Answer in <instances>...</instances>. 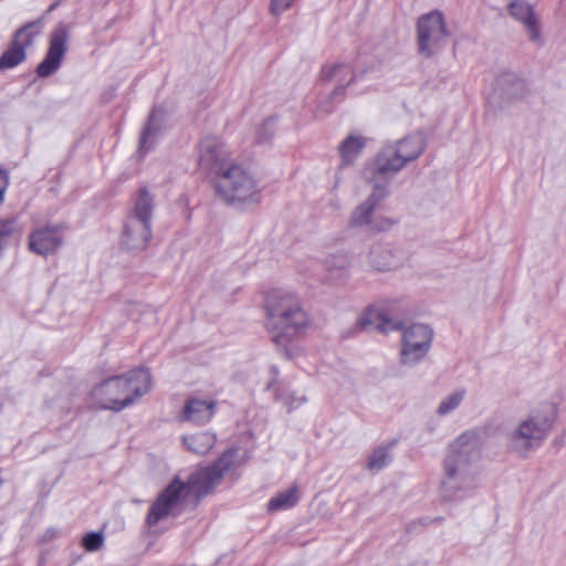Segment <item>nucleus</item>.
I'll return each mask as SVG.
<instances>
[{
    "label": "nucleus",
    "instance_id": "10",
    "mask_svg": "<svg viewBox=\"0 0 566 566\" xmlns=\"http://www.w3.org/2000/svg\"><path fill=\"white\" fill-rule=\"evenodd\" d=\"M390 193V189L386 185L376 184L368 198L357 206L349 218V224L353 228L368 227L375 232L387 231L391 228L392 222L387 218L374 219L375 209Z\"/></svg>",
    "mask_w": 566,
    "mask_h": 566
},
{
    "label": "nucleus",
    "instance_id": "25",
    "mask_svg": "<svg viewBox=\"0 0 566 566\" xmlns=\"http://www.w3.org/2000/svg\"><path fill=\"white\" fill-rule=\"evenodd\" d=\"M300 501V491L297 485H292L287 490L272 497L268 503L270 512L287 510L295 506Z\"/></svg>",
    "mask_w": 566,
    "mask_h": 566
},
{
    "label": "nucleus",
    "instance_id": "3",
    "mask_svg": "<svg viewBox=\"0 0 566 566\" xmlns=\"http://www.w3.org/2000/svg\"><path fill=\"white\" fill-rule=\"evenodd\" d=\"M150 387L149 370L135 368L103 380L92 389L91 396L97 408L119 412L146 395Z\"/></svg>",
    "mask_w": 566,
    "mask_h": 566
},
{
    "label": "nucleus",
    "instance_id": "21",
    "mask_svg": "<svg viewBox=\"0 0 566 566\" xmlns=\"http://www.w3.org/2000/svg\"><path fill=\"white\" fill-rule=\"evenodd\" d=\"M164 112L154 109L149 115L148 123L144 127L139 138V151L147 153L155 144L156 138L161 129Z\"/></svg>",
    "mask_w": 566,
    "mask_h": 566
},
{
    "label": "nucleus",
    "instance_id": "30",
    "mask_svg": "<svg viewBox=\"0 0 566 566\" xmlns=\"http://www.w3.org/2000/svg\"><path fill=\"white\" fill-rule=\"evenodd\" d=\"M390 462V454L387 448L376 449L368 460V469L379 471L388 465Z\"/></svg>",
    "mask_w": 566,
    "mask_h": 566
},
{
    "label": "nucleus",
    "instance_id": "35",
    "mask_svg": "<svg viewBox=\"0 0 566 566\" xmlns=\"http://www.w3.org/2000/svg\"><path fill=\"white\" fill-rule=\"evenodd\" d=\"M9 186V172L0 167V203L3 201V196Z\"/></svg>",
    "mask_w": 566,
    "mask_h": 566
},
{
    "label": "nucleus",
    "instance_id": "2",
    "mask_svg": "<svg viewBox=\"0 0 566 566\" xmlns=\"http://www.w3.org/2000/svg\"><path fill=\"white\" fill-rule=\"evenodd\" d=\"M264 311L265 328L271 340L284 349L305 335L312 324L300 298L283 290H272L266 294Z\"/></svg>",
    "mask_w": 566,
    "mask_h": 566
},
{
    "label": "nucleus",
    "instance_id": "37",
    "mask_svg": "<svg viewBox=\"0 0 566 566\" xmlns=\"http://www.w3.org/2000/svg\"><path fill=\"white\" fill-rule=\"evenodd\" d=\"M55 536V531L54 530H48V532L45 533V537L48 539H51Z\"/></svg>",
    "mask_w": 566,
    "mask_h": 566
},
{
    "label": "nucleus",
    "instance_id": "26",
    "mask_svg": "<svg viewBox=\"0 0 566 566\" xmlns=\"http://www.w3.org/2000/svg\"><path fill=\"white\" fill-rule=\"evenodd\" d=\"M329 277L333 280L344 279L348 275L350 258L347 253L340 252L328 255L325 261Z\"/></svg>",
    "mask_w": 566,
    "mask_h": 566
},
{
    "label": "nucleus",
    "instance_id": "11",
    "mask_svg": "<svg viewBox=\"0 0 566 566\" xmlns=\"http://www.w3.org/2000/svg\"><path fill=\"white\" fill-rule=\"evenodd\" d=\"M478 451L474 437L468 432L463 433L449 446L443 461V474L476 472L474 467Z\"/></svg>",
    "mask_w": 566,
    "mask_h": 566
},
{
    "label": "nucleus",
    "instance_id": "24",
    "mask_svg": "<svg viewBox=\"0 0 566 566\" xmlns=\"http://www.w3.org/2000/svg\"><path fill=\"white\" fill-rule=\"evenodd\" d=\"M217 438L213 433L205 431L184 437L186 448L196 454L208 453L216 444Z\"/></svg>",
    "mask_w": 566,
    "mask_h": 566
},
{
    "label": "nucleus",
    "instance_id": "13",
    "mask_svg": "<svg viewBox=\"0 0 566 566\" xmlns=\"http://www.w3.org/2000/svg\"><path fill=\"white\" fill-rule=\"evenodd\" d=\"M70 40L69 27L60 23L50 34L49 49L36 67V74L40 77H48L59 70L67 52Z\"/></svg>",
    "mask_w": 566,
    "mask_h": 566
},
{
    "label": "nucleus",
    "instance_id": "16",
    "mask_svg": "<svg viewBox=\"0 0 566 566\" xmlns=\"http://www.w3.org/2000/svg\"><path fill=\"white\" fill-rule=\"evenodd\" d=\"M62 243L63 235L59 227L39 228L29 235V249L42 256L54 253Z\"/></svg>",
    "mask_w": 566,
    "mask_h": 566
},
{
    "label": "nucleus",
    "instance_id": "17",
    "mask_svg": "<svg viewBox=\"0 0 566 566\" xmlns=\"http://www.w3.org/2000/svg\"><path fill=\"white\" fill-rule=\"evenodd\" d=\"M367 265L379 272L391 271L401 265V258L388 244L373 243L366 255Z\"/></svg>",
    "mask_w": 566,
    "mask_h": 566
},
{
    "label": "nucleus",
    "instance_id": "33",
    "mask_svg": "<svg viewBox=\"0 0 566 566\" xmlns=\"http://www.w3.org/2000/svg\"><path fill=\"white\" fill-rule=\"evenodd\" d=\"M104 537L101 533L91 532L87 533L83 539L82 544L88 552H95L103 546Z\"/></svg>",
    "mask_w": 566,
    "mask_h": 566
},
{
    "label": "nucleus",
    "instance_id": "9",
    "mask_svg": "<svg viewBox=\"0 0 566 566\" xmlns=\"http://www.w3.org/2000/svg\"><path fill=\"white\" fill-rule=\"evenodd\" d=\"M401 348L399 361L403 366L413 367L421 363L428 355L433 339L432 328L422 323H416L400 329Z\"/></svg>",
    "mask_w": 566,
    "mask_h": 566
},
{
    "label": "nucleus",
    "instance_id": "28",
    "mask_svg": "<svg viewBox=\"0 0 566 566\" xmlns=\"http://www.w3.org/2000/svg\"><path fill=\"white\" fill-rule=\"evenodd\" d=\"M25 59V50L12 39L9 48L0 56V71L11 70L24 62Z\"/></svg>",
    "mask_w": 566,
    "mask_h": 566
},
{
    "label": "nucleus",
    "instance_id": "7",
    "mask_svg": "<svg viewBox=\"0 0 566 566\" xmlns=\"http://www.w3.org/2000/svg\"><path fill=\"white\" fill-rule=\"evenodd\" d=\"M154 196L147 188L138 190L134 207L128 214L122 235V245L130 251H143L151 239Z\"/></svg>",
    "mask_w": 566,
    "mask_h": 566
},
{
    "label": "nucleus",
    "instance_id": "19",
    "mask_svg": "<svg viewBox=\"0 0 566 566\" xmlns=\"http://www.w3.org/2000/svg\"><path fill=\"white\" fill-rule=\"evenodd\" d=\"M358 326L364 329H376L380 333H389L402 328V322L388 318L379 306L368 307L359 317Z\"/></svg>",
    "mask_w": 566,
    "mask_h": 566
},
{
    "label": "nucleus",
    "instance_id": "20",
    "mask_svg": "<svg viewBox=\"0 0 566 566\" xmlns=\"http://www.w3.org/2000/svg\"><path fill=\"white\" fill-rule=\"evenodd\" d=\"M216 402L201 399H189L184 409V419L196 424H205L213 416Z\"/></svg>",
    "mask_w": 566,
    "mask_h": 566
},
{
    "label": "nucleus",
    "instance_id": "18",
    "mask_svg": "<svg viewBox=\"0 0 566 566\" xmlns=\"http://www.w3.org/2000/svg\"><path fill=\"white\" fill-rule=\"evenodd\" d=\"M321 75L324 82L336 84L331 93V98L343 96L345 87L356 80L353 67L347 63L325 65L321 71Z\"/></svg>",
    "mask_w": 566,
    "mask_h": 566
},
{
    "label": "nucleus",
    "instance_id": "27",
    "mask_svg": "<svg viewBox=\"0 0 566 566\" xmlns=\"http://www.w3.org/2000/svg\"><path fill=\"white\" fill-rule=\"evenodd\" d=\"M270 373L272 375V379L266 385V390L274 389L275 399L277 401H282L287 410H292L293 408L298 407L305 402V397L295 398L293 395L285 394L282 388H275L279 377V368L276 366H271Z\"/></svg>",
    "mask_w": 566,
    "mask_h": 566
},
{
    "label": "nucleus",
    "instance_id": "14",
    "mask_svg": "<svg viewBox=\"0 0 566 566\" xmlns=\"http://www.w3.org/2000/svg\"><path fill=\"white\" fill-rule=\"evenodd\" d=\"M479 488L476 472H460L443 474L440 494L443 501L458 502L471 496Z\"/></svg>",
    "mask_w": 566,
    "mask_h": 566
},
{
    "label": "nucleus",
    "instance_id": "23",
    "mask_svg": "<svg viewBox=\"0 0 566 566\" xmlns=\"http://www.w3.org/2000/svg\"><path fill=\"white\" fill-rule=\"evenodd\" d=\"M43 29L44 17H40L17 29L12 39L25 50L33 44L35 38L43 32Z\"/></svg>",
    "mask_w": 566,
    "mask_h": 566
},
{
    "label": "nucleus",
    "instance_id": "1",
    "mask_svg": "<svg viewBox=\"0 0 566 566\" xmlns=\"http://www.w3.org/2000/svg\"><path fill=\"white\" fill-rule=\"evenodd\" d=\"M237 454L235 448L226 450L213 464L191 474L188 482L181 481L178 476L174 478L150 504L145 520L146 525L153 527L163 520L181 514L190 493L197 497L207 495L224 473L235 465Z\"/></svg>",
    "mask_w": 566,
    "mask_h": 566
},
{
    "label": "nucleus",
    "instance_id": "12",
    "mask_svg": "<svg viewBox=\"0 0 566 566\" xmlns=\"http://www.w3.org/2000/svg\"><path fill=\"white\" fill-rule=\"evenodd\" d=\"M233 164L231 153L218 137L207 136L201 139L198 150V165L202 170L219 177Z\"/></svg>",
    "mask_w": 566,
    "mask_h": 566
},
{
    "label": "nucleus",
    "instance_id": "22",
    "mask_svg": "<svg viewBox=\"0 0 566 566\" xmlns=\"http://www.w3.org/2000/svg\"><path fill=\"white\" fill-rule=\"evenodd\" d=\"M366 146V139L363 136L349 135L338 146L340 156V167L353 164L361 154Z\"/></svg>",
    "mask_w": 566,
    "mask_h": 566
},
{
    "label": "nucleus",
    "instance_id": "8",
    "mask_svg": "<svg viewBox=\"0 0 566 566\" xmlns=\"http://www.w3.org/2000/svg\"><path fill=\"white\" fill-rule=\"evenodd\" d=\"M449 32L441 11L422 14L417 22L418 51L426 57L437 54L447 43Z\"/></svg>",
    "mask_w": 566,
    "mask_h": 566
},
{
    "label": "nucleus",
    "instance_id": "5",
    "mask_svg": "<svg viewBox=\"0 0 566 566\" xmlns=\"http://www.w3.org/2000/svg\"><path fill=\"white\" fill-rule=\"evenodd\" d=\"M555 410L552 406H542L520 419L505 434L507 449L522 458L538 449L548 437L554 421Z\"/></svg>",
    "mask_w": 566,
    "mask_h": 566
},
{
    "label": "nucleus",
    "instance_id": "31",
    "mask_svg": "<svg viewBox=\"0 0 566 566\" xmlns=\"http://www.w3.org/2000/svg\"><path fill=\"white\" fill-rule=\"evenodd\" d=\"M275 133V122L273 118L265 119L255 129L254 140L258 144L269 142Z\"/></svg>",
    "mask_w": 566,
    "mask_h": 566
},
{
    "label": "nucleus",
    "instance_id": "29",
    "mask_svg": "<svg viewBox=\"0 0 566 566\" xmlns=\"http://www.w3.org/2000/svg\"><path fill=\"white\" fill-rule=\"evenodd\" d=\"M465 389L460 388L444 397L437 408V415L443 417L454 411L463 401Z\"/></svg>",
    "mask_w": 566,
    "mask_h": 566
},
{
    "label": "nucleus",
    "instance_id": "4",
    "mask_svg": "<svg viewBox=\"0 0 566 566\" xmlns=\"http://www.w3.org/2000/svg\"><path fill=\"white\" fill-rule=\"evenodd\" d=\"M426 149L422 135H408L397 142L384 145L373 163L365 169L364 176L371 186L389 185L408 164L417 160Z\"/></svg>",
    "mask_w": 566,
    "mask_h": 566
},
{
    "label": "nucleus",
    "instance_id": "6",
    "mask_svg": "<svg viewBox=\"0 0 566 566\" xmlns=\"http://www.w3.org/2000/svg\"><path fill=\"white\" fill-rule=\"evenodd\" d=\"M217 195L228 205L242 208L261 200V187L254 176L234 163L213 180Z\"/></svg>",
    "mask_w": 566,
    "mask_h": 566
},
{
    "label": "nucleus",
    "instance_id": "15",
    "mask_svg": "<svg viewBox=\"0 0 566 566\" xmlns=\"http://www.w3.org/2000/svg\"><path fill=\"white\" fill-rule=\"evenodd\" d=\"M509 12L524 27L530 41L537 44L543 43L539 20L532 4L525 0H513L509 4Z\"/></svg>",
    "mask_w": 566,
    "mask_h": 566
},
{
    "label": "nucleus",
    "instance_id": "32",
    "mask_svg": "<svg viewBox=\"0 0 566 566\" xmlns=\"http://www.w3.org/2000/svg\"><path fill=\"white\" fill-rule=\"evenodd\" d=\"M20 232L21 227L15 217L0 220V240H6Z\"/></svg>",
    "mask_w": 566,
    "mask_h": 566
},
{
    "label": "nucleus",
    "instance_id": "34",
    "mask_svg": "<svg viewBox=\"0 0 566 566\" xmlns=\"http://www.w3.org/2000/svg\"><path fill=\"white\" fill-rule=\"evenodd\" d=\"M295 0H271L270 11L274 15H280L293 4Z\"/></svg>",
    "mask_w": 566,
    "mask_h": 566
},
{
    "label": "nucleus",
    "instance_id": "36",
    "mask_svg": "<svg viewBox=\"0 0 566 566\" xmlns=\"http://www.w3.org/2000/svg\"><path fill=\"white\" fill-rule=\"evenodd\" d=\"M62 2H63V0H56L53 3H51L42 17L45 18L46 14L53 12L56 8H59L61 6Z\"/></svg>",
    "mask_w": 566,
    "mask_h": 566
}]
</instances>
